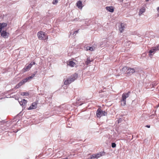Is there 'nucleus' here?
<instances>
[{
    "mask_svg": "<svg viewBox=\"0 0 159 159\" xmlns=\"http://www.w3.org/2000/svg\"><path fill=\"white\" fill-rule=\"evenodd\" d=\"M130 93V91L127 93H124L122 96V98L120 101L121 102V105L123 106H125L126 104V99L128 98Z\"/></svg>",
    "mask_w": 159,
    "mask_h": 159,
    "instance_id": "1",
    "label": "nucleus"
},
{
    "mask_svg": "<svg viewBox=\"0 0 159 159\" xmlns=\"http://www.w3.org/2000/svg\"><path fill=\"white\" fill-rule=\"evenodd\" d=\"M77 77L78 75L76 74H74L65 80L64 82V84L66 85L70 84L76 80Z\"/></svg>",
    "mask_w": 159,
    "mask_h": 159,
    "instance_id": "2",
    "label": "nucleus"
},
{
    "mask_svg": "<svg viewBox=\"0 0 159 159\" xmlns=\"http://www.w3.org/2000/svg\"><path fill=\"white\" fill-rule=\"evenodd\" d=\"M37 36L40 39H48V37L46 35L45 32L40 31L38 33Z\"/></svg>",
    "mask_w": 159,
    "mask_h": 159,
    "instance_id": "3",
    "label": "nucleus"
},
{
    "mask_svg": "<svg viewBox=\"0 0 159 159\" xmlns=\"http://www.w3.org/2000/svg\"><path fill=\"white\" fill-rule=\"evenodd\" d=\"M107 113L105 111H102L100 108H99L96 111V115L98 117H100L102 116H105Z\"/></svg>",
    "mask_w": 159,
    "mask_h": 159,
    "instance_id": "4",
    "label": "nucleus"
},
{
    "mask_svg": "<svg viewBox=\"0 0 159 159\" xmlns=\"http://www.w3.org/2000/svg\"><path fill=\"white\" fill-rule=\"evenodd\" d=\"M159 50V44L157 46L152 48L149 52V56L151 58L152 56V54L155 53L156 51Z\"/></svg>",
    "mask_w": 159,
    "mask_h": 159,
    "instance_id": "5",
    "label": "nucleus"
},
{
    "mask_svg": "<svg viewBox=\"0 0 159 159\" xmlns=\"http://www.w3.org/2000/svg\"><path fill=\"white\" fill-rule=\"evenodd\" d=\"M35 64V62H32L31 63L29 64L28 66H26L24 68L23 70H24V71H26L28 70L29 69H30L32 65H34Z\"/></svg>",
    "mask_w": 159,
    "mask_h": 159,
    "instance_id": "6",
    "label": "nucleus"
},
{
    "mask_svg": "<svg viewBox=\"0 0 159 159\" xmlns=\"http://www.w3.org/2000/svg\"><path fill=\"white\" fill-rule=\"evenodd\" d=\"M37 102H33L31 106L28 108V110H30L35 109L37 108Z\"/></svg>",
    "mask_w": 159,
    "mask_h": 159,
    "instance_id": "7",
    "label": "nucleus"
},
{
    "mask_svg": "<svg viewBox=\"0 0 159 159\" xmlns=\"http://www.w3.org/2000/svg\"><path fill=\"white\" fill-rule=\"evenodd\" d=\"M18 100L20 105L24 106L26 103V101L25 99H22L19 98L18 99Z\"/></svg>",
    "mask_w": 159,
    "mask_h": 159,
    "instance_id": "8",
    "label": "nucleus"
},
{
    "mask_svg": "<svg viewBox=\"0 0 159 159\" xmlns=\"http://www.w3.org/2000/svg\"><path fill=\"white\" fill-rule=\"evenodd\" d=\"M125 28V24L121 23L119 26V30L120 33H122Z\"/></svg>",
    "mask_w": 159,
    "mask_h": 159,
    "instance_id": "9",
    "label": "nucleus"
},
{
    "mask_svg": "<svg viewBox=\"0 0 159 159\" xmlns=\"http://www.w3.org/2000/svg\"><path fill=\"white\" fill-rule=\"evenodd\" d=\"M9 35V34L8 33L6 32L5 31L3 30L2 31V32H1V36L4 38H7Z\"/></svg>",
    "mask_w": 159,
    "mask_h": 159,
    "instance_id": "10",
    "label": "nucleus"
},
{
    "mask_svg": "<svg viewBox=\"0 0 159 159\" xmlns=\"http://www.w3.org/2000/svg\"><path fill=\"white\" fill-rule=\"evenodd\" d=\"M127 74H132L133 73L135 72H136V71L134 69L131 68L129 67V69H128V71H127Z\"/></svg>",
    "mask_w": 159,
    "mask_h": 159,
    "instance_id": "11",
    "label": "nucleus"
},
{
    "mask_svg": "<svg viewBox=\"0 0 159 159\" xmlns=\"http://www.w3.org/2000/svg\"><path fill=\"white\" fill-rule=\"evenodd\" d=\"M105 152H100L99 153L97 154H95V156H96V158H98L101 157L105 155Z\"/></svg>",
    "mask_w": 159,
    "mask_h": 159,
    "instance_id": "12",
    "label": "nucleus"
},
{
    "mask_svg": "<svg viewBox=\"0 0 159 159\" xmlns=\"http://www.w3.org/2000/svg\"><path fill=\"white\" fill-rule=\"evenodd\" d=\"M83 4L82 3V2L80 1H78L76 3V6L78 7V8L80 9H82L83 7Z\"/></svg>",
    "mask_w": 159,
    "mask_h": 159,
    "instance_id": "13",
    "label": "nucleus"
},
{
    "mask_svg": "<svg viewBox=\"0 0 159 159\" xmlns=\"http://www.w3.org/2000/svg\"><path fill=\"white\" fill-rule=\"evenodd\" d=\"M25 83V82H24L23 79L16 86L15 88L16 89H18Z\"/></svg>",
    "mask_w": 159,
    "mask_h": 159,
    "instance_id": "14",
    "label": "nucleus"
},
{
    "mask_svg": "<svg viewBox=\"0 0 159 159\" xmlns=\"http://www.w3.org/2000/svg\"><path fill=\"white\" fill-rule=\"evenodd\" d=\"M106 9L107 10L110 11L111 12H113L114 11V9L113 7H106Z\"/></svg>",
    "mask_w": 159,
    "mask_h": 159,
    "instance_id": "15",
    "label": "nucleus"
},
{
    "mask_svg": "<svg viewBox=\"0 0 159 159\" xmlns=\"http://www.w3.org/2000/svg\"><path fill=\"white\" fill-rule=\"evenodd\" d=\"M7 25V24L5 23H0V33L1 32V31L2 30V29L6 26Z\"/></svg>",
    "mask_w": 159,
    "mask_h": 159,
    "instance_id": "16",
    "label": "nucleus"
},
{
    "mask_svg": "<svg viewBox=\"0 0 159 159\" xmlns=\"http://www.w3.org/2000/svg\"><path fill=\"white\" fill-rule=\"evenodd\" d=\"M129 67H128L125 66L121 70V71L127 74V71H128V69H129Z\"/></svg>",
    "mask_w": 159,
    "mask_h": 159,
    "instance_id": "17",
    "label": "nucleus"
},
{
    "mask_svg": "<svg viewBox=\"0 0 159 159\" xmlns=\"http://www.w3.org/2000/svg\"><path fill=\"white\" fill-rule=\"evenodd\" d=\"M95 49V48L94 47H91L88 46V47H86V50L87 51L90 50L91 51H93Z\"/></svg>",
    "mask_w": 159,
    "mask_h": 159,
    "instance_id": "18",
    "label": "nucleus"
},
{
    "mask_svg": "<svg viewBox=\"0 0 159 159\" xmlns=\"http://www.w3.org/2000/svg\"><path fill=\"white\" fill-rule=\"evenodd\" d=\"M145 11V7H143L140 9V12L139 14V15H141Z\"/></svg>",
    "mask_w": 159,
    "mask_h": 159,
    "instance_id": "19",
    "label": "nucleus"
},
{
    "mask_svg": "<svg viewBox=\"0 0 159 159\" xmlns=\"http://www.w3.org/2000/svg\"><path fill=\"white\" fill-rule=\"evenodd\" d=\"M68 64L71 67H73L74 65H75V63L73 61H70L69 62Z\"/></svg>",
    "mask_w": 159,
    "mask_h": 159,
    "instance_id": "20",
    "label": "nucleus"
},
{
    "mask_svg": "<svg viewBox=\"0 0 159 159\" xmlns=\"http://www.w3.org/2000/svg\"><path fill=\"white\" fill-rule=\"evenodd\" d=\"M31 79H32V78H31V77L30 76H29V77H27L26 78L24 79V82H25L26 83V82L28 81V80H31Z\"/></svg>",
    "mask_w": 159,
    "mask_h": 159,
    "instance_id": "21",
    "label": "nucleus"
},
{
    "mask_svg": "<svg viewBox=\"0 0 159 159\" xmlns=\"http://www.w3.org/2000/svg\"><path fill=\"white\" fill-rule=\"evenodd\" d=\"M96 156H95V154H93L92 155H91L90 157L89 158H88V159H94L96 158Z\"/></svg>",
    "mask_w": 159,
    "mask_h": 159,
    "instance_id": "22",
    "label": "nucleus"
},
{
    "mask_svg": "<svg viewBox=\"0 0 159 159\" xmlns=\"http://www.w3.org/2000/svg\"><path fill=\"white\" fill-rule=\"evenodd\" d=\"M91 61H92L90 60L89 58H88L86 61V64L88 65Z\"/></svg>",
    "mask_w": 159,
    "mask_h": 159,
    "instance_id": "23",
    "label": "nucleus"
},
{
    "mask_svg": "<svg viewBox=\"0 0 159 159\" xmlns=\"http://www.w3.org/2000/svg\"><path fill=\"white\" fill-rule=\"evenodd\" d=\"M21 95L22 96H28L29 95V93H28L22 92L21 93Z\"/></svg>",
    "mask_w": 159,
    "mask_h": 159,
    "instance_id": "24",
    "label": "nucleus"
},
{
    "mask_svg": "<svg viewBox=\"0 0 159 159\" xmlns=\"http://www.w3.org/2000/svg\"><path fill=\"white\" fill-rule=\"evenodd\" d=\"M116 146V144L115 143H111V147L112 148H115Z\"/></svg>",
    "mask_w": 159,
    "mask_h": 159,
    "instance_id": "25",
    "label": "nucleus"
},
{
    "mask_svg": "<svg viewBox=\"0 0 159 159\" xmlns=\"http://www.w3.org/2000/svg\"><path fill=\"white\" fill-rule=\"evenodd\" d=\"M37 73V71H35L34 72V73L32 74L30 76L31 77V78L32 79L35 76V74Z\"/></svg>",
    "mask_w": 159,
    "mask_h": 159,
    "instance_id": "26",
    "label": "nucleus"
},
{
    "mask_svg": "<svg viewBox=\"0 0 159 159\" xmlns=\"http://www.w3.org/2000/svg\"><path fill=\"white\" fill-rule=\"evenodd\" d=\"M58 2V0H53L52 2V3L53 4L56 5L57 4V3Z\"/></svg>",
    "mask_w": 159,
    "mask_h": 159,
    "instance_id": "27",
    "label": "nucleus"
},
{
    "mask_svg": "<svg viewBox=\"0 0 159 159\" xmlns=\"http://www.w3.org/2000/svg\"><path fill=\"white\" fill-rule=\"evenodd\" d=\"M78 30H76V31H74L73 32V33L72 34L73 35H74L75 34V33L76 34L77 33H78Z\"/></svg>",
    "mask_w": 159,
    "mask_h": 159,
    "instance_id": "28",
    "label": "nucleus"
},
{
    "mask_svg": "<svg viewBox=\"0 0 159 159\" xmlns=\"http://www.w3.org/2000/svg\"><path fill=\"white\" fill-rule=\"evenodd\" d=\"M79 20V19L77 18H75L74 19H73V20H72V21H75V20H76V21H77V20Z\"/></svg>",
    "mask_w": 159,
    "mask_h": 159,
    "instance_id": "29",
    "label": "nucleus"
},
{
    "mask_svg": "<svg viewBox=\"0 0 159 159\" xmlns=\"http://www.w3.org/2000/svg\"><path fill=\"white\" fill-rule=\"evenodd\" d=\"M146 127L147 128H149L150 127V125H147L146 126Z\"/></svg>",
    "mask_w": 159,
    "mask_h": 159,
    "instance_id": "30",
    "label": "nucleus"
},
{
    "mask_svg": "<svg viewBox=\"0 0 159 159\" xmlns=\"http://www.w3.org/2000/svg\"><path fill=\"white\" fill-rule=\"evenodd\" d=\"M157 11H159V7H157Z\"/></svg>",
    "mask_w": 159,
    "mask_h": 159,
    "instance_id": "31",
    "label": "nucleus"
},
{
    "mask_svg": "<svg viewBox=\"0 0 159 159\" xmlns=\"http://www.w3.org/2000/svg\"><path fill=\"white\" fill-rule=\"evenodd\" d=\"M83 104V103H80V104H79V106H81Z\"/></svg>",
    "mask_w": 159,
    "mask_h": 159,
    "instance_id": "32",
    "label": "nucleus"
},
{
    "mask_svg": "<svg viewBox=\"0 0 159 159\" xmlns=\"http://www.w3.org/2000/svg\"><path fill=\"white\" fill-rule=\"evenodd\" d=\"M121 120V119H120L118 120V123H119L120 121V120Z\"/></svg>",
    "mask_w": 159,
    "mask_h": 159,
    "instance_id": "33",
    "label": "nucleus"
},
{
    "mask_svg": "<svg viewBox=\"0 0 159 159\" xmlns=\"http://www.w3.org/2000/svg\"><path fill=\"white\" fill-rule=\"evenodd\" d=\"M146 2L148 1L149 0H145Z\"/></svg>",
    "mask_w": 159,
    "mask_h": 159,
    "instance_id": "34",
    "label": "nucleus"
},
{
    "mask_svg": "<svg viewBox=\"0 0 159 159\" xmlns=\"http://www.w3.org/2000/svg\"><path fill=\"white\" fill-rule=\"evenodd\" d=\"M103 45V44H102L101 43H100V45L101 46H102V45Z\"/></svg>",
    "mask_w": 159,
    "mask_h": 159,
    "instance_id": "35",
    "label": "nucleus"
},
{
    "mask_svg": "<svg viewBox=\"0 0 159 159\" xmlns=\"http://www.w3.org/2000/svg\"><path fill=\"white\" fill-rule=\"evenodd\" d=\"M72 34V32H70V35H71Z\"/></svg>",
    "mask_w": 159,
    "mask_h": 159,
    "instance_id": "36",
    "label": "nucleus"
},
{
    "mask_svg": "<svg viewBox=\"0 0 159 159\" xmlns=\"http://www.w3.org/2000/svg\"><path fill=\"white\" fill-rule=\"evenodd\" d=\"M2 98H0V99H2Z\"/></svg>",
    "mask_w": 159,
    "mask_h": 159,
    "instance_id": "37",
    "label": "nucleus"
}]
</instances>
